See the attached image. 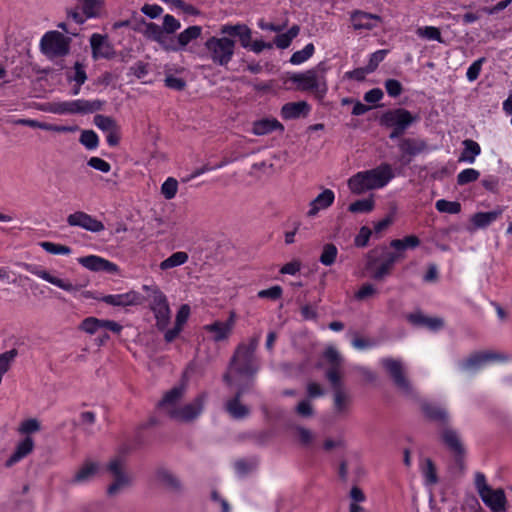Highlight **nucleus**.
Returning <instances> with one entry per match:
<instances>
[{
    "label": "nucleus",
    "mask_w": 512,
    "mask_h": 512,
    "mask_svg": "<svg viewBox=\"0 0 512 512\" xmlns=\"http://www.w3.org/2000/svg\"><path fill=\"white\" fill-rule=\"evenodd\" d=\"M393 177L392 167L384 163L374 169L358 172L348 180V186L352 193L360 195L384 187Z\"/></svg>",
    "instance_id": "1"
},
{
    "label": "nucleus",
    "mask_w": 512,
    "mask_h": 512,
    "mask_svg": "<svg viewBox=\"0 0 512 512\" xmlns=\"http://www.w3.org/2000/svg\"><path fill=\"white\" fill-rule=\"evenodd\" d=\"M258 346V338H252L249 344H240L229 363V369L224 374L223 380L231 385L233 382L232 371L239 375L252 377L257 372V366L254 364V354Z\"/></svg>",
    "instance_id": "2"
},
{
    "label": "nucleus",
    "mask_w": 512,
    "mask_h": 512,
    "mask_svg": "<svg viewBox=\"0 0 512 512\" xmlns=\"http://www.w3.org/2000/svg\"><path fill=\"white\" fill-rule=\"evenodd\" d=\"M325 68L321 64L317 68L309 69L301 73H292L288 80L295 84V89L302 92H312L322 98L327 92V85L323 73Z\"/></svg>",
    "instance_id": "3"
},
{
    "label": "nucleus",
    "mask_w": 512,
    "mask_h": 512,
    "mask_svg": "<svg viewBox=\"0 0 512 512\" xmlns=\"http://www.w3.org/2000/svg\"><path fill=\"white\" fill-rule=\"evenodd\" d=\"M106 471L112 478L106 490L109 497H116L122 491L132 486L133 478L127 469L126 460L123 456L111 458L106 464Z\"/></svg>",
    "instance_id": "4"
},
{
    "label": "nucleus",
    "mask_w": 512,
    "mask_h": 512,
    "mask_svg": "<svg viewBox=\"0 0 512 512\" xmlns=\"http://www.w3.org/2000/svg\"><path fill=\"white\" fill-rule=\"evenodd\" d=\"M402 257L401 253H394L381 248L372 250L367 255L366 270L371 272V278L382 281L391 274L395 262Z\"/></svg>",
    "instance_id": "5"
},
{
    "label": "nucleus",
    "mask_w": 512,
    "mask_h": 512,
    "mask_svg": "<svg viewBox=\"0 0 512 512\" xmlns=\"http://www.w3.org/2000/svg\"><path fill=\"white\" fill-rule=\"evenodd\" d=\"M147 292L149 307L154 314L156 327L165 331L171 320V310L166 295L157 286H143Z\"/></svg>",
    "instance_id": "6"
},
{
    "label": "nucleus",
    "mask_w": 512,
    "mask_h": 512,
    "mask_svg": "<svg viewBox=\"0 0 512 512\" xmlns=\"http://www.w3.org/2000/svg\"><path fill=\"white\" fill-rule=\"evenodd\" d=\"M222 37H211L205 42L211 61L219 66H226L232 59L235 50V41L232 36L222 34Z\"/></svg>",
    "instance_id": "7"
},
{
    "label": "nucleus",
    "mask_w": 512,
    "mask_h": 512,
    "mask_svg": "<svg viewBox=\"0 0 512 512\" xmlns=\"http://www.w3.org/2000/svg\"><path fill=\"white\" fill-rule=\"evenodd\" d=\"M70 41L58 31H49L42 37L40 49L50 59L63 57L69 53Z\"/></svg>",
    "instance_id": "8"
},
{
    "label": "nucleus",
    "mask_w": 512,
    "mask_h": 512,
    "mask_svg": "<svg viewBox=\"0 0 512 512\" xmlns=\"http://www.w3.org/2000/svg\"><path fill=\"white\" fill-rule=\"evenodd\" d=\"M220 33L228 36H237L244 48L250 47L255 53H260L264 49H271L273 47L271 43L259 40L252 43V31L245 24L223 25Z\"/></svg>",
    "instance_id": "9"
},
{
    "label": "nucleus",
    "mask_w": 512,
    "mask_h": 512,
    "mask_svg": "<svg viewBox=\"0 0 512 512\" xmlns=\"http://www.w3.org/2000/svg\"><path fill=\"white\" fill-rule=\"evenodd\" d=\"M105 102L102 100H84L79 99L70 102H58L51 104V111L58 114H88L102 110Z\"/></svg>",
    "instance_id": "10"
},
{
    "label": "nucleus",
    "mask_w": 512,
    "mask_h": 512,
    "mask_svg": "<svg viewBox=\"0 0 512 512\" xmlns=\"http://www.w3.org/2000/svg\"><path fill=\"white\" fill-rule=\"evenodd\" d=\"M381 364L397 389L406 395H410L412 393V386L406 376L403 363L397 359L384 358L382 359Z\"/></svg>",
    "instance_id": "11"
},
{
    "label": "nucleus",
    "mask_w": 512,
    "mask_h": 512,
    "mask_svg": "<svg viewBox=\"0 0 512 512\" xmlns=\"http://www.w3.org/2000/svg\"><path fill=\"white\" fill-rule=\"evenodd\" d=\"M332 415L342 420L350 416L353 408V396L348 389L332 391Z\"/></svg>",
    "instance_id": "12"
},
{
    "label": "nucleus",
    "mask_w": 512,
    "mask_h": 512,
    "mask_svg": "<svg viewBox=\"0 0 512 512\" xmlns=\"http://www.w3.org/2000/svg\"><path fill=\"white\" fill-rule=\"evenodd\" d=\"M155 478L157 483L170 494L181 495L184 492L181 479L166 467H158L155 470Z\"/></svg>",
    "instance_id": "13"
},
{
    "label": "nucleus",
    "mask_w": 512,
    "mask_h": 512,
    "mask_svg": "<svg viewBox=\"0 0 512 512\" xmlns=\"http://www.w3.org/2000/svg\"><path fill=\"white\" fill-rule=\"evenodd\" d=\"M26 269L31 273L36 275L37 277L43 279L44 281L57 286L58 288L67 291V292H77L82 288V285L73 284L69 279L60 278L57 275L47 271L45 269H39L32 265H25Z\"/></svg>",
    "instance_id": "14"
},
{
    "label": "nucleus",
    "mask_w": 512,
    "mask_h": 512,
    "mask_svg": "<svg viewBox=\"0 0 512 512\" xmlns=\"http://www.w3.org/2000/svg\"><path fill=\"white\" fill-rule=\"evenodd\" d=\"M206 396L204 394L196 397L191 403L184 405L176 411H171V418L181 422H190L196 419L204 408Z\"/></svg>",
    "instance_id": "15"
},
{
    "label": "nucleus",
    "mask_w": 512,
    "mask_h": 512,
    "mask_svg": "<svg viewBox=\"0 0 512 512\" xmlns=\"http://www.w3.org/2000/svg\"><path fill=\"white\" fill-rule=\"evenodd\" d=\"M67 223L69 226L80 227L94 233L104 230V224L101 221L83 211H76L68 215Z\"/></svg>",
    "instance_id": "16"
},
{
    "label": "nucleus",
    "mask_w": 512,
    "mask_h": 512,
    "mask_svg": "<svg viewBox=\"0 0 512 512\" xmlns=\"http://www.w3.org/2000/svg\"><path fill=\"white\" fill-rule=\"evenodd\" d=\"M235 321L236 313L234 311H230L229 318L226 322L215 321L209 325H206L204 329L212 335L213 341H226L233 331Z\"/></svg>",
    "instance_id": "17"
},
{
    "label": "nucleus",
    "mask_w": 512,
    "mask_h": 512,
    "mask_svg": "<svg viewBox=\"0 0 512 512\" xmlns=\"http://www.w3.org/2000/svg\"><path fill=\"white\" fill-rule=\"evenodd\" d=\"M414 120L415 117L408 110L402 108L388 111L381 118V122L386 126L400 127V130H406Z\"/></svg>",
    "instance_id": "18"
},
{
    "label": "nucleus",
    "mask_w": 512,
    "mask_h": 512,
    "mask_svg": "<svg viewBox=\"0 0 512 512\" xmlns=\"http://www.w3.org/2000/svg\"><path fill=\"white\" fill-rule=\"evenodd\" d=\"M441 439L448 449L454 454L457 462L464 456L465 448L456 430L445 427L441 431Z\"/></svg>",
    "instance_id": "19"
},
{
    "label": "nucleus",
    "mask_w": 512,
    "mask_h": 512,
    "mask_svg": "<svg viewBox=\"0 0 512 512\" xmlns=\"http://www.w3.org/2000/svg\"><path fill=\"white\" fill-rule=\"evenodd\" d=\"M100 463L92 460H85L75 471L71 483L84 484L93 480L100 472Z\"/></svg>",
    "instance_id": "20"
},
{
    "label": "nucleus",
    "mask_w": 512,
    "mask_h": 512,
    "mask_svg": "<svg viewBox=\"0 0 512 512\" xmlns=\"http://www.w3.org/2000/svg\"><path fill=\"white\" fill-rule=\"evenodd\" d=\"M185 390V384L173 387L165 393L162 400L159 402L158 407L171 417V411H176V409H178L177 405L182 400Z\"/></svg>",
    "instance_id": "21"
},
{
    "label": "nucleus",
    "mask_w": 512,
    "mask_h": 512,
    "mask_svg": "<svg viewBox=\"0 0 512 512\" xmlns=\"http://www.w3.org/2000/svg\"><path fill=\"white\" fill-rule=\"evenodd\" d=\"M101 300L112 306L126 307L142 304V297L135 291L124 294L106 295Z\"/></svg>",
    "instance_id": "22"
},
{
    "label": "nucleus",
    "mask_w": 512,
    "mask_h": 512,
    "mask_svg": "<svg viewBox=\"0 0 512 512\" xmlns=\"http://www.w3.org/2000/svg\"><path fill=\"white\" fill-rule=\"evenodd\" d=\"M78 262L91 271H107L110 273L117 271V266L114 263L95 255L81 257Z\"/></svg>",
    "instance_id": "23"
},
{
    "label": "nucleus",
    "mask_w": 512,
    "mask_h": 512,
    "mask_svg": "<svg viewBox=\"0 0 512 512\" xmlns=\"http://www.w3.org/2000/svg\"><path fill=\"white\" fill-rule=\"evenodd\" d=\"M34 446H35V443H34L33 438L30 436L25 437L23 440L18 442V444L15 447L14 452L11 454V456L5 462V466L8 468L12 467L14 464H16L17 462H19L20 460H22L23 458H25L26 456L31 454L34 449Z\"/></svg>",
    "instance_id": "24"
},
{
    "label": "nucleus",
    "mask_w": 512,
    "mask_h": 512,
    "mask_svg": "<svg viewBox=\"0 0 512 512\" xmlns=\"http://www.w3.org/2000/svg\"><path fill=\"white\" fill-rule=\"evenodd\" d=\"M190 314V307L187 304H184L180 307L176 314L175 324L172 329L165 330L164 339L166 342L171 343L174 341L180 332L182 331L183 325L186 323Z\"/></svg>",
    "instance_id": "25"
},
{
    "label": "nucleus",
    "mask_w": 512,
    "mask_h": 512,
    "mask_svg": "<svg viewBox=\"0 0 512 512\" xmlns=\"http://www.w3.org/2000/svg\"><path fill=\"white\" fill-rule=\"evenodd\" d=\"M483 502L492 510V512L505 511L506 497L502 489H489L480 496Z\"/></svg>",
    "instance_id": "26"
},
{
    "label": "nucleus",
    "mask_w": 512,
    "mask_h": 512,
    "mask_svg": "<svg viewBox=\"0 0 512 512\" xmlns=\"http://www.w3.org/2000/svg\"><path fill=\"white\" fill-rule=\"evenodd\" d=\"M335 199L334 192L330 189L323 190L314 200L310 202V209L307 212L309 218L315 217L320 210L330 207Z\"/></svg>",
    "instance_id": "27"
},
{
    "label": "nucleus",
    "mask_w": 512,
    "mask_h": 512,
    "mask_svg": "<svg viewBox=\"0 0 512 512\" xmlns=\"http://www.w3.org/2000/svg\"><path fill=\"white\" fill-rule=\"evenodd\" d=\"M90 45L93 52V57L98 58H111L113 50L110 44L107 42L106 37L100 34H93L90 38Z\"/></svg>",
    "instance_id": "28"
},
{
    "label": "nucleus",
    "mask_w": 512,
    "mask_h": 512,
    "mask_svg": "<svg viewBox=\"0 0 512 512\" xmlns=\"http://www.w3.org/2000/svg\"><path fill=\"white\" fill-rule=\"evenodd\" d=\"M243 393L244 389L239 388L235 397L228 400L225 405L227 412L235 419H242L250 412L249 408L240 402Z\"/></svg>",
    "instance_id": "29"
},
{
    "label": "nucleus",
    "mask_w": 512,
    "mask_h": 512,
    "mask_svg": "<svg viewBox=\"0 0 512 512\" xmlns=\"http://www.w3.org/2000/svg\"><path fill=\"white\" fill-rule=\"evenodd\" d=\"M421 408H422L424 415L428 419L438 422L443 425H446L448 423L449 415H448V412L444 408L434 405V404H431V403H423Z\"/></svg>",
    "instance_id": "30"
},
{
    "label": "nucleus",
    "mask_w": 512,
    "mask_h": 512,
    "mask_svg": "<svg viewBox=\"0 0 512 512\" xmlns=\"http://www.w3.org/2000/svg\"><path fill=\"white\" fill-rule=\"evenodd\" d=\"M352 24L355 30L360 29H372L375 27V24L372 23V20L379 21L380 17L374 14L356 11L351 16Z\"/></svg>",
    "instance_id": "31"
},
{
    "label": "nucleus",
    "mask_w": 512,
    "mask_h": 512,
    "mask_svg": "<svg viewBox=\"0 0 512 512\" xmlns=\"http://www.w3.org/2000/svg\"><path fill=\"white\" fill-rule=\"evenodd\" d=\"M409 321L417 326H425L431 330H438L444 326V321L438 317H428L421 313L411 314Z\"/></svg>",
    "instance_id": "32"
},
{
    "label": "nucleus",
    "mask_w": 512,
    "mask_h": 512,
    "mask_svg": "<svg viewBox=\"0 0 512 512\" xmlns=\"http://www.w3.org/2000/svg\"><path fill=\"white\" fill-rule=\"evenodd\" d=\"M400 149L404 154L415 157L426 151L427 145L421 139L407 138L401 142Z\"/></svg>",
    "instance_id": "33"
},
{
    "label": "nucleus",
    "mask_w": 512,
    "mask_h": 512,
    "mask_svg": "<svg viewBox=\"0 0 512 512\" xmlns=\"http://www.w3.org/2000/svg\"><path fill=\"white\" fill-rule=\"evenodd\" d=\"M497 359V356L490 352H477L471 354L465 361L463 367L466 370L480 368L484 363Z\"/></svg>",
    "instance_id": "34"
},
{
    "label": "nucleus",
    "mask_w": 512,
    "mask_h": 512,
    "mask_svg": "<svg viewBox=\"0 0 512 512\" xmlns=\"http://www.w3.org/2000/svg\"><path fill=\"white\" fill-rule=\"evenodd\" d=\"M308 111V104L305 101L290 102L281 109V115L285 119H294Z\"/></svg>",
    "instance_id": "35"
},
{
    "label": "nucleus",
    "mask_w": 512,
    "mask_h": 512,
    "mask_svg": "<svg viewBox=\"0 0 512 512\" xmlns=\"http://www.w3.org/2000/svg\"><path fill=\"white\" fill-rule=\"evenodd\" d=\"M220 168H221L220 164L212 166L207 163H204L199 167L190 169V173L182 174L180 176V180L183 183H187V182H190V181H193V180H196V179L202 177L204 174H206L208 172L215 171Z\"/></svg>",
    "instance_id": "36"
},
{
    "label": "nucleus",
    "mask_w": 512,
    "mask_h": 512,
    "mask_svg": "<svg viewBox=\"0 0 512 512\" xmlns=\"http://www.w3.org/2000/svg\"><path fill=\"white\" fill-rule=\"evenodd\" d=\"M154 227L158 230L159 234L171 233L177 227V220L171 215L156 216L153 219Z\"/></svg>",
    "instance_id": "37"
},
{
    "label": "nucleus",
    "mask_w": 512,
    "mask_h": 512,
    "mask_svg": "<svg viewBox=\"0 0 512 512\" xmlns=\"http://www.w3.org/2000/svg\"><path fill=\"white\" fill-rule=\"evenodd\" d=\"M276 129L283 130V125L276 119H262L253 125V133L256 135H265Z\"/></svg>",
    "instance_id": "38"
},
{
    "label": "nucleus",
    "mask_w": 512,
    "mask_h": 512,
    "mask_svg": "<svg viewBox=\"0 0 512 512\" xmlns=\"http://www.w3.org/2000/svg\"><path fill=\"white\" fill-rule=\"evenodd\" d=\"M501 214L502 210L478 212L472 216L471 221L476 228H484L495 221Z\"/></svg>",
    "instance_id": "39"
},
{
    "label": "nucleus",
    "mask_w": 512,
    "mask_h": 512,
    "mask_svg": "<svg viewBox=\"0 0 512 512\" xmlns=\"http://www.w3.org/2000/svg\"><path fill=\"white\" fill-rule=\"evenodd\" d=\"M189 259L187 252L178 251L170 255L168 258L163 260L159 267L161 270L166 271L181 265H184Z\"/></svg>",
    "instance_id": "40"
},
{
    "label": "nucleus",
    "mask_w": 512,
    "mask_h": 512,
    "mask_svg": "<svg viewBox=\"0 0 512 512\" xmlns=\"http://www.w3.org/2000/svg\"><path fill=\"white\" fill-rule=\"evenodd\" d=\"M88 165L100 173V179L112 181L117 177V168H112L109 162H88Z\"/></svg>",
    "instance_id": "41"
},
{
    "label": "nucleus",
    "mask_w": 512,
    "mask_h": 512,
    "mask_svg": "<svg viewBox=\"0 0 512 512\" xmlns=\"http://www.w3.org/2000/svg\"><path fill=\"white\" fill-rule=\"evenodd\" d=\"M343 372L341 367H329L326 371V378L328 379L332 391L347 389L342 382Z\"/></svg>",
    "instance_id": "42"
},
{
    "label": "nucleus",
    "mask_w": 512,
    "mask_h": 512,
    "mask_svg": "<svg viewBox=\"0 0 512 512\" xmlns=\"http://www.w3.org/2000/svg\"><path fill=\"white\" fill-rule=\"evenodd\" d=\"M202 28L200 26H190L184 31H182L177 36V42L179 45V48H184L187 46L191 41L197 39L201 36Z\"/></svg>",
    "instance_id": "43"
},
{
    "label": "nucleus",
    "mask_w": 512,
    "mask_h": 512,
    "mask_svg": "<svg viewBox=\"0 0 512 512\" xmlns=\"http://www.w3.org/2000/svg\"><path fill=\"white\" fill-rule=\"evenodd\" d=\"M276 172L277 170L272 163L266 164L265 162H254L248 169V173L255 178L268 177Z\"/></svg>",
    "instance_id": "44"
},
{
    "label": "nucleus",
    "mask_w": 512,
    "mask_h": 512,
    "mask_svg": "<svg viewBox=\"0 0 512 512\" xmlns=\"http://www.w3.org/2000/svg\"><path fill=\"white\" fill-rule=\"evenodd\" d=\"M421 471L427 484L433 485L438 482L436 467L430 458L424 459Z\"/></svg>",
    "instance_id": "45"
},
{
    "label": "nucleus",
    "mask_w": 512,
    "mask_h": 512,
    "mask_svg": "<svg viewBox=\"0 0 512 512\" xmlns=\"http://www.w3.org/2000/svg\"><path fill=\"white\" fill-rule=\"evenodd\" d=\"M419 244L420 240L417 236L409 235L403 239L392 240L390 246L400 252L406 248H416Z\"/></svg>",
    "instance_id": "46"
},
{
    "label": "nucleus",
    "mask_w": 512,
    "mask_h": 512,
    "mask_svg": "<svg viewBox=\"0 0 512 512\" xmlns=\"http://www.w3.org/2000/svg\"><path fill=\"white\" fill-rule=\"evenodd\" d=\"M375 203L373 197L357 200L351 203L348 210L352 213H367L374 209Z\"/></svg>",
    "instance_id": "47"
},
{
    "label": "nucleus",
    "mask_w": 512,
    "mask_h": 512,
    "mask_svg": "<svg viewBox=\"0 0 512 512\" xmlns=\"http://www.w3.org/2000/svg\"><path fill=\"white\" fill-rule=\"evenodd\" d=\"M314 51V45L309 43L302 50L294 52L290 58V62L294 65H299L312 57Z\"/></svg>",
    "instance_id": "48"
},
{
    "label": "nucleus",
    "mask_w": 512,
    "mask_h": 512,
    "mask_svg": "<svg viewBox=\"0 0 512 512\" xmlns=\"http://www.w3.org/2000/svg\"><path fill=\"white\" fill-rule=\"evenodd\" d=\"M337 254L338 250L334 244H325L319 260L323 265L330 266L335 262Z\"/></svg>",
    "instance_id": "49"
},
{
    "label": "nucleus",
    "mask_w": 512,
    "mask_h": 512,
    "mask_svg": "<svg viewBox=\"0 0 512 512\" xmlns=\"http://www.w3.org/2000/svg\"><path fill=\"white\" fill-rule=\"evenodd\" d=\"M464 150L459 160H474V158L480 153V146L477 142L467 139L463 142Z\"/></svg>",
    "instance_id": "50"
},
{
    "label": "nucleus",
    "mask_w": 512,
    "mask_h": 512,
    "mask_svg": "<svg viewBox=\"0 0 512 512\" xmlns=\"http://www.w3.org/2000/svg\"><path fill=\"white\" fill-rule=\"evenodd\" d=\"M417 35L422 38H426L429 40H436L439 43H443V39L441 37V32L438 28L433 26L420 27L416 31Z\"/></svg>",
    "instance_id": "51"
},
{
    "label": "nucleus",
    "mask_w": 512,
    "mask_h": 512,
    "mask_svg": "<svg viewBox=\"0 0 512 512\" xmlns=\"http://www.w3.org/2000/svg\"><path fill=\"white\" fill-rule=\"evenodd\" d=\"M178 190V182L175 178L169 177L161 186V193L167 200L173 199Z\"/></svg>",
    "instance_id": "52"
},
{
    "label": "nucleus",
    "mask_w": 512,
    "mask_h": 512,
    "mask_svg": "<svg viewBox=\"0 0 512 512\" xmlns=\"http://www.w3.org/2000/svg\"><path fill=\"white\" fill-rule=\"evenodd\" d=\"M18 356V350L13 348L9 351L0 354V371L7 373Z\"/></svg>",
    "instance_id": "53"
},
{
    "label": "nucleus",
    "mask_w": 512,
    "mask_h": 512,
    "mask_svg": "<svg viewBox=\"0 0 512 512\" xmlns=\"http://www.w3.org/2000/svg\"><path fill=\"white\" fill-rule=\"evenodd\" d=\"M101 325L102 319L88 317L81 322L79 329L92 335L95 334L99 329H101Z\"/></svg>",
    "instance_id": "54"
},
{
    "label": "nucleus",
    "mask_w": 512,
    "mask_h": 512,
    "mask_svg": "<svg viewBox=\"0 0 512 512\" xmlns=\"http://www.w3.org/2000/svg\"><path fill=\"white\" fill-rule=\"evenodd\" d=\"M436 209L439 212L449 213V214H457L461 210V205L456 201H447L444 199L438 200L436 202Z\"/></svg>",
    "instance_id": "55"
},
{
    "label": "nucleus",
    "mask_w": 512,
    "mask_h": 512,
    "mask_svg": "<svg viewBox=\"0 0 512 512\" xmlns=\"http://www.w3.org/2000/svg\"><path fill=\"white\" fill-rule=\"evenodd\" d=\"M94 123L99 129L105 131L106 133L118 126L113 118L101 114H98L94 117Z\"/></svg>",
    "instance_id": "56"
},
{
    "label": "nucleus",
    "mask_w": 512,
    "mask_h": 512,
    "mask_svg": "<svg viewBox=\"0 0 512 512\" xmlns=\"http://www.w3.org/2000/svg\"><path fill=\"white\" fill-rule=\"evenodd\" d=\"M101 2L98 0H83L82 12L87 18L95 17L99 14Z\"/></svg>",
    "instance_id": "57"
},
{
    "label": "nucleus",
    "mask_w": 512,
    "mask_h": 512,
    "mask_svg": "<svg viewBox=\"0 0 512 512\" xmlns=\"http://www.w3.org/2000/svg\"><path fill=\"white\" fill-rule=\"evenodd\" d=\"M40 246L48 253L54 254V255H67L71 253L70 247L62 244H56L52 242H41Z\"/></svg>",
    "instance_id": "58"
},
{
    "label": "nucleus",
    "mask_w": 512,
    "mask_h": 512,
    "mask_svg": "<svg viewBox=\"0 0 512 512\" xmlns=\"http://www.w3.org/2000/svg\"><path fill=\"white\" fill-rule=\"evenodd\" d=\"M324 357L327 360L329 367H341L343 358L340 353L332 346L328 347L324 352Z\"/></svg>",
    "instance_id": "59"
},
{
    "label": "nucleus",
    "mask_w": 512,
    "mask_h": 512,
    "mask_svg": "<svg viewBox=\"0 0 512 512\" xmlns=\"http://www.w3.org/2000/svg\"><path fill=\"white\" fill-rule=\"evenodd\" d=\"M41 429L40 422L35 418H30L21 422L18 432L21 434H31Z\"/></svg>",
    "instance_id": "60"
},
{
    "label": "nucleus",
    "mask_w": 512,
    "mask_h": 512,
    "mask_svg": "<svg viewBox=\"0 0 512 512\" xmlns=\"http://www.w3.org/2000/svg\"><path fill=\"white\" fill-rule=\"evenodd\" d=\"M180 22L172 15L166 14L163 18V24L161 26L164 34H173L180 29Z\"/></svg>",
    "instance_id": "61"
},
{
    "label": "nucleus",
    "mask_w": 512,
    "mask_h": 512,
    "mask_svg": "<svg viewBox=\"0 0 512 512\" xmlns=\"http://www.w3.org/2000/svg\"><path fill=\"white\" fill-rule=\"evenodd\" d=\"M144 24H145V30L143 33L147 38L152 39L154 41L161 39V36L164 34V31L162 30L161 26H159L153 22H149V23L145 22Z\"/></svg>",
    "instance_id": "62"
},
{
    "label": "nucleus",
    "mask_w": 512,
    "mask_h": 512,
    "mask_svg": "<svg viewBox=\"0 0 512 512\" xmlns=\"http://www.w3.org/2000/svg\"><path fill=\"white\" fill-rule=\"evenodd\" d=\"M295 411L299 416L305 417V418H309L314 415V408L309 399L300 401L297 404Z\"/></svg>",
    "instance_id": "63"
},
{
    "label": "nucleus",
    "mask_w": 512,
    "mask_h": 512,
    "mask_svg": "<svg viewBox=\"0 0 512 512\" xmlns=\"http://www.w3.org/2000/svg\"><path fill=\"white\" fill-rule=\"evenodd\" d=\"M164 83L166 87L176 91H182L186 87V81L184 79L171 74L165 77Z\"/></svg>",
    "instance_id": "64"
}]
</instances>
